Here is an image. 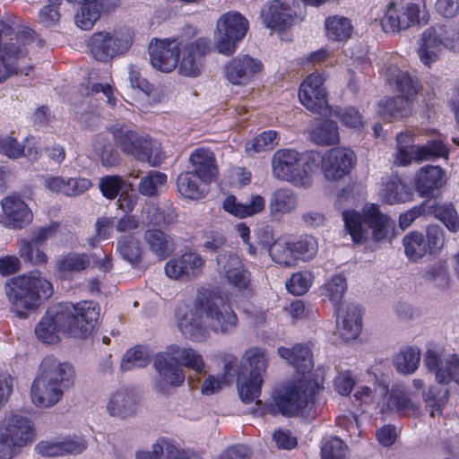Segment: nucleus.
<instances>
[{
	"instance_id": "f257e3e1",
	"label": "nucleus",
	"mask_w": 459,
	"mask_h": 459,
	"mask_svg": "<svg viewBox=\"0 0 459 459\" xmlns=\"http://www.w3.org/2000/svg\"><path fill=\"white\" fill-rule=\"evenodd\" d=\"M12 311L20 318H27L53 294L52 283L38 270L11 277L4 285Z\"/></svg>"
},
{
	"instance_id": "f03ea898",
	"label": "nucleus",
	"mask_w": 459,
	"mask_h": 459,
	"mask_svg": "<svg viewBox=\"0 0 459 459\" xmlns=\"http://www.w3.org/2000/svg\"><path fill=\"white\" fill-rule=\"evenodd\" d=\"M33 34L28 27L0 21V83L20 71V61L27 56Z\"/></svg>"
},
{
	"instance_id": "7ed1b4c3",
	"label": "nucleus",
	"mask_w": 459,
	"mask_h": 459,
	"mask_svg": "<svg viewBox=\"0 0 459 459\" xmlns=\"http://www.w3.org/2000/svg\"><path fill=\"white\" fill-rule=\"evenodd\" d=\"M342 218L354 243H363L369 235V230L376 242L388 240L394 236V222L375 204L366 209L364 217L355 211H346L342 212Z\"/></svg>"
},
{
	"instance_id": "20e7f679",
	"label": "nucleus",
	"mask_w": 459,
	"mask_h": 459,
	"mask_svg": "<svg viewBox=\"0 0 459 459\" xmlns=\"http://www.w3.org/2000/svg\"><path fill=\"white\" fill-rule=\"evenodd\" d=\"M196 307L204 316L208 329L215 333H230L238 325L236 313L228 298L221 292L209 289L199 290L196 294Z\"/></svg>"
},
{
	"instance_id": "39448f33",
	"label": "nucleus",
	"mask_w": 459,
	"mask_h": 459,
	"mask_svg": "<svg viewBox=\"0 0 459 459\" xmlns=\"http://www.w3.org/2000/svg\"><path fill=\"white\" fill-rule=\"evenodd\" d=\"M36 437L33 422L14 411L5 412L0 419V459H13Z\"/></svg>"
},
{
	"instance_id": "423d86ee",
	"label": "nucleus",
	"mask_w": 459,
	"mask_h": 459,
	"mask_svg": "<svg viewBox=\"0 0 459 459\" xmlns=\"http://www.w3.org/2000/svg\"><path fill=\"white\" fill-rule=\"evenodd\" d=\"M309 158H312V151L300 154L292 149L278 150L272 158L273 175L295 186L308 187L312 184L313 173Z\"/></svg>"
},
{
	"instance_id": "0eeeda50",
	"label": "nucleus",
	"mask_w": 459,
	"mask_h": 459,
	"mask_svg": "<svg viewBox=\"0 0 459 459\" xmlns=\"http://www.w3.org/2000/svg\"><path fill=\"white\" fill-rule=\"evenodd\" d=\"M421 7H425L421 0L391 2L381 20L383 30L385 32H398L415 25L427 24L429 14Z\"/></svg>"
},
{
	"instance_id": "6e6552de",
	"label": "nucleus",
	"mask_w": 459,
	"mask_h": 459,
	"mask_svg": "<svg viewBox=\"0 0 459 459\" xmlns=\"http://www.w3.org/2000/svg\"><path fill=\"white\" fill-rule=\"evenodd\" d=\"M309 160L313 165V172L321 168L327 180L338 181L351 173L356 164V155L351 149L335 147L325 154L312 151Z\"/></svg>"
},
{
	"instance_id": "1a4fd4ad",
	"label": "nucleus",
	"mask_w": 459,
	"mask_h": 459,
	"mask_svg": "<svg viewBox=\"0 0 459 459\" xmlns=\"http://www.w3.org/2000/svg\"><path fill=\"white\" fill-rule=\"evenodd\" d=\"M397 154L395 163L406 166L412 160H430L435 158L448 156V150L440 139L429 141L425 144H413V134L411 132L401 133L396 137Z\"/></svg>"
},
{
	"instance_id": "9d476101",
	"label": "nucleus",
	"mask_w": 459,
	"mask_h": 459,
	"mask_svg": "<svg viewBox=\"0 0 459 459\" xmlns=\"http://www.w3.org/2000/svg\"><path fill=\"white\" fill-rule=\"evenodd\" d=\"M315 389L307 380L289 382L281 386L273 397L279 411L285 416H293L302 411L312 402Z\"/></svg>"
},
{
	"instance_id": "9b49d317",
	"label": "nucleus",
	"mask_w": 459,
	"mask_h": 459,
	"mask_svg": "<svg viewBox=\"0 0 459 459\" xmlns=\"http://www.w3.org/2000/svg\"><path fill=\"white\" fill-rule=\"evenodd\" d=\"M247 30L248 21L241 13L233 11L222 14L216 23L215 40L218 51L231 55Z\"/></svg>"
},
{
	"instance_id": "f8f14e48",
	"label": "nucleus",
	"mask_w": 459,
	"mask_h": 459,
	"mask_svg": "<svg viewBox=\"0 0 459 459\" xmlns=\"http://www.w3.org/2000/svg\"><path fill=\"white\" fill-rule=\"evenodd\" d=\"M69 316L66 321L68 333L74 337L85 338L94 328L100 316V307L93 301H82L76 305L57 304Z\"/></svg>"
},
{
	"instance_id": "ddd939ff",
	"label": "nucleus",
	"mask_w": 459,
	"mask_h": 459,
	"mask_svg": "<svg viewBox=\"0 0 459 459\" xmlns=\"http://www.w3.org/2000/svg\"><path fill=\"white\" fill-rule=\"evenodd\" d=\"M425 368L435 373L437 383L459 385V352L449 353L442 350L428 349L424 354Z\"/></svg>"
},
{
	"instance_id": "4468645a",
	"label": "nucleus",
	"mask_w": 459,
	"mask_h": 459,
	"mask_svg": "<svg viewBox=\"0 0 459 459\" xmlns=\"http://www.w3.org/2000/svg\"><path fill=\"white\" fill-rule=\"evenodd\" d=\"M117 209L124 212V215L117 220V230L134 236L141 225L136 217L130 214L137 204V195L133 185L118 176H117Z\"/></svg>"
},
{
	"instance_id": "2eb2a0df",
	"label": "nucleus",
	"mask_w": 459,
	"mask_h": 459,
	"mask_svg": "<svg viewBox=\"0 0 459 459\" xmlns=\"http://www.w3.org/2000/svg\"><path fill=\"white\" fill-rule=\"evenodd\" d=\"M153 367L157 372L155 387L159 392L167 394L171 388L184 384L186 378L184 369L175 361V359H172L168 350L167 352L158 353L155 356Z\"/></svg>"
},
{
	"instance_id": "dca6fc26",
	"label": "nucleus",
	"mask_w": 459,
	"mask_h": 459,
	"mask_svg": "<svg viewBox=\"0 0 459 459\" xmlns=\"http://www.w3.org/2000/svg\"><path fill=\"white\" fill-rule=\"evenodd\" d=\"M205 259L195 251L185 252L169 259L165 266V274L172 280L191 281L203 273Z\"/></svg>"
},
{
	"instance_id": "f3484780",
	"label": "nucleus",
	"mask_w": 459,
	"mask_h": 459,
	"mask_svg": "<svg viewBox=\"0 0 459 459\" xmlns=\"http://www.w3.org/2000/svg\"><path fill=\"white\" fill-rule=\"evenodd\" d=\"M61 307L55 305L49 307L39 323L35 327L37 338L44 343L53 344L60 340L61 333H68L66 321L67 314L63 312Z\"/></svg>"
},
{
	"instance_id": "a211bd4d",
	"label": "nucleus",
	"mask_w": 459,
	"mask_h": 459,
	"mask_svg": "<svg viewBox=\"0 0 459 459\" xmlns=\"http://www.w3.org/2000/svg\"><path fill=\"white\" fill-rule=\"evenodd\" d=\"M152 65L163 73L173 71L178 65L180 48L177 39H152L149 44Z\"/></svg>"
},
{
	"instance_id": "6ab92c4d",
	"label": "nucleus",
	"mask_w": 459,
	"mask_h": 459,
	"mask_svg": "<svg viewBox=\"0 0 459 459\" xmlns=\"http://www.w3.org/2000/svg\"><path fill=\"white\" fill-rule=\"evenodd\" d=\"M325 78L318 73H312L299 87V98L307 109L321 113L327 108V94L324 87Z\"/></svg>"
},
{
	"instance_id": "aec40b11",
	"label": "nucleus",
	"mask_w": 459,
	"mask_h": 459,
	"mask_svg": "<svg viewBox=\"0 0 459 459\" xmlns=\"http://www.w3.org/2000/svg\"><path fill=\"white\" fill-rule=\"evenodd\" d=\"M295 0H273L264 5L260 17L270 29L282 30L292 25L296 12Z\"/></svg>"
},
{
	"instance_id": "412c9836",
	"label": "nucleus",
	"mask_w": 459,
	"mask_h": 459,
	"mask_svg": "<svg viewBox=\"0 0 459 459\" xmlns=\"http://www.w3.org/2000/svg\"><path fill=\"white\" fill-rule=\"evenodd\" d=\"M3 214L0 223L10 229H22L29 225L33 214L25 202L16 195L5 197L1 202Z\"/></svg>"
},
{
	"instance_id": "4be33fe9",
	"label": "nucleus",
	"mask_w": 459,
	"mask_h": 459,
	"mask_svg": "<svg viewBox=\"0 0 459 459\" xmlns=\"http://www.w3.org/2000/svg\"><path fill=\"white\" fill-rule=\"evenodd\" d=\"M210 49L211 40L204 37L186 44L179 64V73L189 77L198 76L204 65V57Z\"/></svg>"
},
{
	"instance_id": "5701e85b",
	"label": "nucleus",
	"mask_w": 459,
	"mask_h": 459,
	"mask_svg": "<svg viewBox=\"0 0 459 459\" xmlns=\"http://www.w3.org/2000/svg\"><path fill=\"white\" fill-rule=\"evenodd\" d=\"M67 387L51 381L48 377L38 375L33 381L30 396L32 403L40 408H48L56 404Z\"/></svg>"
},
{
	"instance_id": "b1692460",
	"label": "nucleus",
	"mask_w": 459,
	"mask_h": 459,
	"mask_svg": "<svg viewBox=\"0 0 459 459\" xmlns=\"http://www.w3.org/2000/svg\"><path fill=\"white\" fill-rule=\"evenodd\" d=\"M336 326L342 339L348 342L358 337L362 327L361 312L359 307L342 304L336 307Z\"/></svg>"
},
{
	"instance_id": "393cba45",
	"label": "nucleus",
	"mask_w": 459,
	"mask_h": 459,
	"mask_svg": "<svg viewBox=\"0 0 459 459\" xmlns=\"http://www.w3.org/2000/svg\"><path fill=\"white\" fill-rule=\"evenodd\" d=\"M178 326L181 333L189 340L202 342L207 337L208 327L204 316L196 307V298L192 309L185 314L178 313Z\"/></svg>"
},
{
	"instance_id": "a878e982",
	"label": "nucleus",
	"mask_w": 459,
	"mask_h": 459,
	"mask_svg": "<svg viewBox=\"0 0 459 459\" xmlns=\"http://www.w3.org/2000/svg\"><path fill=\"white\" fill-rule=\"evenodd\" d=\"M188 161L192 167L191 171L197 174L204 184H211L216 180L219 168L215 155L210 149L201 147L194 150Z\"/></svg>"
},
{
	"instance_id": "bb28decb",
	"label": "nucleus",
	"mask_w": 459,
	"mask_h": 459,
	"mask_svg": "<svg viewBox=\"0 0 459 459\" xmlns=\"http://www.w3.org/2000/svg\"><path fill=\"white\" fill-rule=\"evenodd\" d=\"M298 208L299 197L291 188L281 187L272 193L269 211L273 220L281 221L284 215L295 212Z\"/></svg>"
},
{
	"instance_id": "cd10ccee",
	"label": "nucleus",
	"mask_w": 459,
	"mask_h": 459,
	"mask_svg": "<svg viewBox=\"0 0 459 459\" xmlns=\"http://www.w3.org/2000/svg\"><path fill=\"white\" fill-rule=\"evenodd\" d=\"M261 67L260 62L248 56L233 58L225 66L226 78L232 84H244L259 72Z\"/></svg>"
},
{
	"instance_id": "c85d7f7f",
	"label": "nucleus",
	"mask_w": 459,
	"mask_h": 459,
	"mask_svg": "<svg viewBox=\"0 0 459 459\" xmlns=\"http://www.w3.org/2000/svg\"><path fill=\"white\" fill-rule=\"evenodd\" d=\"M443 48L437 29L429 27L421 34L417 53L421 63L430 67L433 63L439 59Z\"/></svg>"
},
{
	"instance_id": "c756f323",
	"label": "nucleus",
	"mask_w": 459,
	"mask_h": 459,
	"mask_svg": "<svg viewBox=\"0 0 459 459\" xmlns=\"http://www.w3.org/2000/svg\"><path fill=\"white\" fill-rule=\"evenodd\" d=\"M168 351L178 365L194 371L195 375L189 377L190 381H195V375L197 374L206 375L207 366L204 361L202 354L195 350L186 346L173 344L168 348Z\"/></svg>"
},
{
	"instance_id": "7c9ffc66",
	"label": "nucleus",
	"mask_w": 459,
	"mask_h": 459,
	"mask_svg": "<svg viewBox=\"0 0 459 459\" xmlns=\"http://www.w3.org/2000/svg\"><path fill=\"white\" fill-rule=\"evenodd\" d=\"M39 375L48 377L51 381L68 387L74 376V369L69 363L61 362L54 356H47L40 363Z\"/></svg>"
},
{
	"instance_id": "2f4dec72",
	"label": "nucleus",
	"mask_w": 459,
	"mask_h": 459,
	"mask_svg": "<svg viewBox=\"0 0 459 459\" xmlns=\"http://www.w3.org/2000/svg\"><path fill=\"white\" fill-rule=\"evenodd\" d=\"M88 46L96 60L108 63L115 56V33L106 30L93 33Z\"/></svg>"
},
{
	"instance_id": "473e14b6",
	"label": "nucleus",
	"mask_w": 459,
	"mask_h": 459,
	"mask_svg": "<svg viewBox=\"0 0 459 459\" xmlns=\"http://www.w3.org/2000/svg\"><path fill=\"white\" fill-rule=\"evenodd\" d=\"M281 358L286 359L299 373L305 375L314 366L309 348L303 344H296L292 348L280 347L277 350Z\"/></svg>"
},
{
	"instance_id": "72a5a7b5",
	"label": "nucleus",
	"mask_w": 459,
	"mask_h": 459,
	"mask_svg": "<svg viewBox=\"0 0 459 459\" xmlns=\"http://www.w3.org/2000/svg\"><path fill=\"white\" fill-rule=\"evenodd\" d=\"M204 181L191 170L181 172L177 178L178 194L186 199L198 200L205 195Z\"/></svg>"
},
{
	"instance_id": "f704fd0d",
	"label": "nucleus",
	"mask_w": 459,
	"mask_h": 459,
	"mask_svg": "<svg viewBox=\"0 0 459 459\" xmlns=\"http://www.w3.org/2000/svg\"><path fill=\"white\" fill-rule=\"evenodd\" d=\"M380 196L383 202L394 204L410 201L411 192L398 176L393 175L384 182Z\"/></svg>"
},
{
	"instance_id": "c9c22d12",
	"label": "nucleus",
	"mask_w": 459,
	"mask_h": 459,
	"mask_svg": "<svg viewBox=\"0 0 459 459\" xmlns=\"http://www.w3.org/2000/svg\"><path fill=\"white\" fill-rule=\"evenodd\" d=\"M264 207L265 201L259 195H252L250 201L246 204L238 202L237 198L233 195L228 196L223 203L225 211L239 218H246L259 213L264 211Z\"/></svg>"
},
{
	"instance_id": "e433bc0d",
	"label": "nucleus",
	"mask_w": 459,
	"mask_h": 459,
	"mask_svg": "<svg viewBox=\"0 0 459 459\" xmlns=\"http://www.w3.org/2000/svg\"><path fill=\"white\" fill-rule=\"evenodd\" d=\"M443 175L444 172L438 166L428 165L421 168L415 178L417 192L423 196L440 187L443 184Z\"/></svg>"
},
{
	"instance_id": "4c0bfd02",
	"label": "nucleus",
	"mask_w": 459,
	"mask_h": 459,
	"mask_svg": "<svg viewBox=\"0 0 459 459\" xmlns=\"http://www.w3.org/2000/svg\"><path fill=\"white\" fill-rule=\"evenodd\" d=\"M136 459H202L193 455H186L178 451L175 446L166 439H159L152 445L151 451H141L136 454Z\"/></svg>"
},
{
	"instance_id": "58836bf2",
	"label": "nucleus",
	"mask_w": 459,
	"mask_h": 459,
	"mask_svg": "<svg viewBox=\"0 0 459 459\" xmlns=\"http://www.w3.org/2000/svg\"><path fill=\"white\" fill-rule=\"evenodd\" d=\"M412 100L403 96L388 98L379 103L380 116L388 121L400 119L411 114Z\"/></svg>"
},
{
	"instance_id": "ea45409f",
	"label": "nucleus",
	"mask_w": 459,
	"mask_h": 459,
	"mask_svg": "<svg viewBox=\"0 0 459 459\" xmlns=\"http://www.w3.org/2000/svg\"><path fill=\"white\" fill-rule=\"evenodd\" d=\"M144 240L150 251L160 260L167 258L174 251L172 238L160 230H146Z\"/></svg>"
},
{
	"instance_id": "a19ab883",
	"label": "nucleus",
	"mask_w": 459,
	"mask_h": 459,
	"mask_svg": "<svg viewBox=\"0 0 459 459\" xmlns=\"http://www.w3.org/2000/svg\"><path fill=\"white\" fill-rule=\"evenodd\" d=\"M385 395L387 396V401L385 404L388 411L412 414L419 412V406L411 401L408 392L402 386L393 387Z\"/></svg>"
},
{
	"instance_id": "79ce46f5",
	"label": "nucleus",
	"mask_w": 459,
	"mask_h": 459,
	"mask_svg": "<svg viewBox=\"0 0 459 459\" xmlns=\"http://www.w3.org/2000/svg\"><path fill=\"white\" fill-rule=\"evenodd\" d=\"M135 151L137 160L148 162L152 167L160 166L165 157L160 144L149 137L140 136Z\"/></svg>"
},
{
	"instance_id": "37998d69",
	"label": "nucleus",
	"mask_w": 459,
	"mask_h": 459,
	"mask_svg": "<svg viewBox=\"0 0 459 459\" xmlns=\"http://www.w3.org/2000/svg\"><path fill=\"white\" fill-rule=\"evenodd\" d=\"M91 264V259L88 255L82 253H68L57 258L56 261V269L61 277L66 278L72 273H79Z\"/></svg>"
},
{
	"instance_id": "c03bdc74",
	"label": "nucleus",
	"mask_w": 459,
	"mask_h": 459,
	"mask_svg": "<svg viewBox=\"0 0 459 459\" xmlns=\"http://www.w3.org/2000/svg\"><path fill=\"white\" fill-rule=\"evenodd\" d=\"M244 367L248 366L249 374L253 378L264 381L268 367V357L264 349L253 347L247 350L243 357Z\"/></svg>"
},
{
	"instance_id": "a18cd8bd",
	"label": "nucleus",
	"mask_w": 459,
	"mask_h": 459,
	"mask_svg": "<svg viewBox=\"0 0 459 459\" xmlns=\"http://www.w3.org/2000/svg\"><path fill=\"white\" fill-rule=\"evenodd\" d=\"M387 80L391 85L395 86L399 96L411 99L417 93V82L411 78L407 71H403L398 67H390Z\"/></svg>"
},
{
	"instance_id": "49530a36",
	"label": "nucleus",
	"mask_w": 459,
	"mask_h": 459,
	"mask_svg": "<svg viewBox=\"0 0 459 459\" xmlns=\"http://www.w3.org/2000/svg\"><path fill=\"white\" fill-rule=\"evenodd\" d=\"M403 244L406 256L412 261H418L426 255H429V250L426 244L424 235L418 231H411L403 237Z\"/></svg>"
},
{
	"instance_id": "de8ad7c7",
	"label": "nucleus",
	"mask_w": 459,
	"mask_h": 459,
	"mask_svg": "<svg viewBox=\"0 0 459 459\" xmlns=\"http://www.w3.org/2000/svg\"><path fill=\"white\" fill-rule=\"evenodd\" d=\"M420 361V351L417 347H405L394 358V366L402 374L410 375L416 371Z\"/></svg>"
},
{
	"instance_id": "09e8293b",
	"label": "nucleus",
	"mask_w": 459,
	"mask_h": 459,
	"mask_svg": "<svg viewBox=\"0 0 459 459\" xmlns=\"http://www.w3.org/2000/svg\"><path fill=\"white\" fill-rule=\"evenodd\" d=\"M102 4L98 0L84 2L74 16L75 24L82 30H90L100 16Z\"/></svg>"
},
{
	"instance_id": "8fccbe9b",
	"label": "nucleus",
	"mask_w": 459,
	"mask_h": 459,
	"mask_svg": "<svg viewBox=\"0 0 459 459\" xmlns=\"http://www.w3.org/2000/svg\"><path fill=\"white\" fill-rule=\"evenodd\" d=\"M311 138L318 145H333L339 142L337 123L325 120L311 131Z\"/></svg>"
},
{
	"instance_id": "3c124183",
	"label": "nucleus",
	"mask_w": 459,
	"mask_h": 459,
	"mask_svg": "<svg viewBox=\"0 0 459 459\" xmlns=\"http://www.w3.org/2000/svg\"><path fill=\"white\" fill-rule=\"evenodd\" d=\"M325 29L330 39L344 41L351 36L353 27L348 18L334 15L325 20Z\"/></svg>"
},
{
	"instance_id": "603ef678",
	"label": "nucleus",
	"mask_w": 459,
	"mask_h": 459,
	"mask_svg": "<svg viewBox=\"0 0 459 459\" xmlns=\"http://www.w3.org/2000/svg\"><path fill=\"white\" fill-rule=\"evenodd\" d=\"M168 177L160 171H151L141 178L138 191L144 196H154L163 192L167 186Z\"/></svg>"
},
{
	"instance_id": "864d4df0",
	"label": "nucleus",
	"mask_w": 459,
	"mask_h": 459,
	"mask_svg": "<svg viewBox=\"0 0 459 459\" xmlns=\"http://www.w3.org/2000/svg\"><path fill=\"white\" fill-rule=\"evenodd\" d=\"M264 381L247 376L241 372L238 377V392L239 398L245 403L255 401L260 393Z\"/></svg>"
},
{
	"instance_id": "5fc2aeb1",
	"label": "nucleus",
	"mask_w": 459,
	"mask_h": 459,
	"mask_svg": "<svg viewBox=\"0 0 459 459\" xmlns=\"http://www.w3.org/2000/svg\"><path fill=\"white\" fill-rule=\"evenodd\" d=\"M112 139H109L108 134H99L96 136L93 148L101 163L105 167H112L115 164L114 145L115 132H111Z\"/></svg>"
},
{
	"instance_id": "6e6d98bb",
	"label": "nucleus",
	"mask_w": 459,
	"mask_h": 459,
	"mask_svg": "<svg viewBox=\"0 0 459 459\" xmlns=\"http://www.w3.org/2000/svg\"><path fill=\"white\" fill-rule=\"evenodd\" d=\"M40 247L29 239H21L19 241V255L32 265H44L48 263V256Z\"/></svg>"
},
{
	"instance_id": "4d7b16f0",
	"label": "nucleus",
	"mask_w": 459,
	"mask_h": 459,
	"mask_svg": "<svg viewBox=\"0 0 459 459\" xmlns=\"http://www.w3.org/2000/svg\"><path fill=\"white\" fill-rule=\"evenodd\" d=\"M273 261L284 267H293L297 264L296 253L290 242L279 241L274 244L269 254Z\"/></svg>"
},
{
	"instance_id": "13d9d810",
	"label": "nucleus",
	"mask_w": 459,
	"mask_h": 459,
	"mask_svg": "<svg viewBox=\"0 0 459 459\" xmlns=\"http://www.w3.org/2000/svg\"><path fill=\"white\" fill-rule=\"evenodd\" d=\"M278 141L276 131H265L255 136L251 142L247 143L246 151L249 154L269 151L278 144Z\"/></svg>"
},
{
	"instance_id": "bf43d9fd",
	"label": "nucleus",
	"mask_w": 459,
	"mask_h": 459,
	"mask_svg": "<svg viewBox=\"0 0 459 459\" xmlns=\"http://www.w3.org/2000/svg\"><path fill=\"white\" fill-rule=\"evenodd\" d=\"M117 248L123 259L132 264L138 263L141 255V247L138 239L133 235H125L120 238Z\"/></svg>"
},
{
	"instance_id": "052dcab7",
	"label": "nucleus",
	"mask_w": 459,
	"mask_h": 459,
	"mask_svg": "<svg viewBox=\"0 0 459 459\" xmlns=\"http://www.w3.org/2000/svg\"><path fill=\"white\" fill-rule=\"evenodd\" d=\"M149 362L147 351L142 346H136L125 354L120 368L122 370L127 371L134 368H144Z\"/></svg>"
},
{
	"instance_id": "680f3d73",
	"label": "nucleus",
	"mask_w": 459,
	"mask_h": 459,
	"mask_svg": "<svg viewBox=\"0 0 459 459\" xmlns=\"http://www.w3.org/2000/svg\"><path fill=\"white\" fill-rule=\"evenodd\" d=\"M139 138L140 135L129 126H121L119 130H117V148L134 157Z\"/></svg>"
},
{
	"instance_id": "e2e57ef3",
	"label": "nucleus",
	"mask_w": 459,
	"mask_h": 459,
	"mask_svg": "<svg viewBox=\"0 0 459 459\" xmlns=\"http://www.w3.org/2000/svg\"><path fill=\"white\" fill-rule=\"evenodd\" d=\"M292 245L297 260L299 258L304 261L312 260L316 256L318 249L317 240L311 235L301 237L297 242L292 243Z\"/></svg>"
},
{
	"instance_id": "0e129e2a",
	"label": "nucleus",
	"mask_w": 459,
	"mask_h": 459,
	"mask_svg": "<svg viewBox=\"0 0 459 459\" xmlns=\"http://www.w3.org/2000/svg\"><path fill=\"white\" fill-rule=\"evenodd\" d=\"M444 48L459 50V24L449 22L436 27Z\"/></svg>"
},
{
	"instance_id": "69168bd1",
	"label": "nucleus",
	"mask_w": 459,
	"mask_h": 459,
	"mask_svg": "<svg viewBox=\"0 0 459 459\" xmlns=\"http://www.w3.org/2000/svg\"><path fill=\"white\" fill-rule=\"evenodd\" d=\"M345 454L346 446L342 439L336 437L323 439L321 446L322 459H344Z\"/></svg>"
},
{
	"instance_id": "338daca9",
	"label": "nucleus",
	"mask_w": 459,
	"mask_h": 459,
	"mask_svg": "<svg viewBox=\"0 0 459 459\" xmlns=\"http://www.w3.org/2000/svg\"><path fill=\"white\" fill-rule=\"evenodd\" d=\"M426 244L429 255H437L445 247V231L437 224L429 225L426 229Z\"/></svg>"
},
{
	"instance_id": "774afa93",
	"label": "nucleus",
	"mask_w": 459,
	"mask_h": 459,
	"mask_svg": "<svg viewBox=\"0 0 459 459\" xmlns=\"http://www.w3.org/2000/svg\"><path fill=\"white\" fill-rule=\"evenodd\" d=\"M347 290L346 278L342 274L333 276L325 284V295L334 304H338Z\"/></svg>"
}]
</instances>
